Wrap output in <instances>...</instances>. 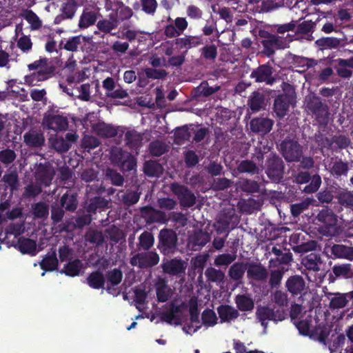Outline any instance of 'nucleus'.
<instances>
[{
	"mask_svg": "<svg viewBox=\"0 0 353 353\" xmlns=\"http://www.w3.org/2000/svg\"><path fill=\"white\" fill-rule=\"evenodd\" d=\"M264 170L271 182L279 183L284 176V161L279 154L271 152L265 159Z\"/></svg>",
	"mask_w": 353,
	"mask_h": 353,
	"instance_id": "obj_1",
	"label": "nucleus"
},
{
	"mask_svg": "<svg viewBox=\"0 0 353 353\" xmlns=\"http://www.w3.org/2000/svg\"><path fill=\"white\" fill-rule=\"evenodd\" d=\"M257 42L259 46L263 47L261 53L267 57H271L276 50L283 48V42L279 37L265 30L259 31Z\"/></svg>",
	"mask_w": 353,
	"mask_h": 353,
	"instance_id": "obj_2",
	"label": "nucleus"
},
{
	"mask_svg": "<svg viewBox=\"0 0 353 353\" xmlns=\"http://www.w3.org/2000/svg\"><path fill=\"white\" fill-rule=\"evenodd\" d=\"M178 236L172 229L163 228L158 235L157 248L165 256L174 254L177 250Z\"/></svg>",
	"mask_w": 353,
	"mask_h": 353,
	"instance_id": "obj_3",
	"label": "nucleus"
},
{
	"mask_svg": "<svg viewBox=\"0 0 353 353\" xmlns=\"http://www.w3.org/2000/svg\"><path fill=\"white\" fill-rule=\"evenodd\" d=\"M307 108L320 125H327L329 108L326 103L322 102L320 97L316 96L311 97L307 103Z\"/></svg>",
	"mask_w": 353,
	"mask_h": 353,
	"instance_id": "obj_4",
	"label": "nucleus"
},
{
	"mask_svg": "<svg viewBox=\"0 0 353 353\" xmlns=\"http://www.w3.org/2000/svg\"><path fill=\"white\" fill-rule=\"evenodd\" d=\"M170 189L172 194L177 197L182 208H190L196 204V197L194 193L186 185L174 182L170 184Z\"/></svg>",
	"mask_w": 353,
	"mask_h": 353,
	"instance_id": "obj_5",
	"label": "nucleus"
},
{
	"mask_svg": "<svg viewBox=\"0 0 353 353\" xmlns=\"http://www.w3.org/2000/svg\"><path fill=\"white\" fill-rule=\"evenodd\" d=\"M280 152L287 162H299L303 157V148L294 139H285L280 144Z\"/></svg>",
	"mask_w": 353,
	"mask_h": 353,
	"instance_id": "obj_6",
	"label": "nucleus"
},
{
	"mask_svg": "<svg viewBox=\"0 0 353 353\" xmlns=\"http://www.w3.org/2000/svg\"><path fill=\"white\" fill-rule=\"evenodd\" d=\"M285 312L283 308L274 310L269 306H258L256 311V317L261 325L266 329L268 321H281L285 319Z\"/></svg>",
	"mask_w": 353,
	"mask_h": 353,
	"instance_id": "obj_7",
	"label": "nucleus"
},
{
	"mask_svg": "<svg viewBox=\"0 0 353 353\" xmlns=\"http://www.w3.org/2000/svg\"><path fill=\"white\" fill-rule=\"evenodd\" d=\"M274 72V68L269 63H267L259 65L254 69L250 77L254 79L255 83H263L267 85H272L276 81V77Z\"/></svg>",
	"mask_w": 353,
	"mask_h": 353,
	"instance_id": "obj_8",
	"label": "nucleus"
},
{
	"mask_svg": "<svg viewBox=\"0 0 353 353\" xmlns=\"http://www.w3.org/2000/svg\"><path fill=\"white\" fill-rule=\"evenodd\" d=\"M159 262V256L154 251L138 253L130 260V263L132 266H138L140 268H150L157 265Z\"/></svg>",
	"mask_w": 353,
	"mask_h": 353,
	"instance_id": "obj_9",
	"label": "nucleus"
},
{
	"mask_svg": "<svg viewBox=\"0 0 353 353\" xmlns=\"http://www.w3.org/2000/svg\"><path fill=\"white\" fill-rule=\"evenodd\" d=\"M294 181L299 184L307 183L310 181L303 190L306 194L316 192L321 184V178L319 175L315 174L312 176L308 172L301 171L298 172L294 176Z\"/></svg>",
	"mask_w": 353,
	"mask_h": 353,
	"instance_id": "obj_10",
	"label": "nucleus"
},
{
	"mask_svg": "<svg viewBox=\"0 0 353 353\" xmlns=\"http://www.w3.org/2000/svg\"><path fill=\"white\" fill-rule=\"evenodd\" d=\"M42 125L44 128L54 132L64 131L68 129V121L65 117L59 114H48L43 117Z\"/></svg>",
	"mask_w": 353,
	"mask_h": 353,
	"instance_id": "obj_11",
	"label": "nucleus"
},
{
	"mask_svg": "<svg viewBox=\"0 0 353 353\" xmlns=\"http://www.w3.org/2000/svg\"><path fill=\"white\" fill-rule=\"evenodd\" d=\"M161 268L165 274L180 276L185 273L186 263L181 259L174 258L163 262Z\"/></svg>",
	"mask_w": 353,
	"mask_h": 353,
	"instance_id": "obj_12",
	"label": "nucleus"
},
{
	"mask_svg": "<svg viewBox=\"0 0 353 353\" xmlns=\"http://www.w3.org/2000/svg\"><path fill=\"white\" fill-rule=\"evenodd\" d=\"M273 125L274 121L267 117H255L250 122L251 131L261 135L269 133Z\"/></svg>",
	"mask_w": 353,
	"mask_h": 353,
	"instance_id": "obj_13",
	"label": "nucleus"
},
{
	"mask_svg": "<svg viewBox=\"0 0 353 353\" xmlns=\"http://www.w3.org/2000/svg\"><path fill=\"white\" fill-rule=\"evenodd\" d=\"M316 218L319 222L324 224L330 234L336 231L338 219L336 215L331 209H322L319 212Z\"/></svg>",
	"mask_w": 353,
	"mask_h": 353,
	"instance_id": "obj_14",
	"label": "nucleus"
},
{
	"mask_svg": "<svg viewBox=\"0 0 353 353\" xmlns=\"http://www.w3.org/2000/svg\"><path fill=\"white\" fill-rule=\"evenodd\" d=\"M268 276L267 269L260 263H247V276L249 279L263 281Z\"/></svg>",
	"mask_w": 353,
	"mask_h": 353,
	"instance_id": "obj_15",
	"label": "nucleus"
},
{
	"mask_svg": "<svg viewBox=\"0 0 353 353\" xmlns=\"http://www.w3.org/2000/svg\"><path fill=\"white\" fill-rule=\"evenodd\" d=\"M323 253L332 258H345L352 259L353 248L343 245L334 244L332 247H325Z\"/></svg>",
	"mask_w": 353,
	"mask_h": 353,
	"instance_id": "obj_16",
	"label": "nucleus"
},
{
	"mask_svg": "<svg viewBox=\"0 0 353 353\" xmlns=\"http://www.w3.org/2000/svg\"><path fill=\"white\" fill-rule=\"evenodd\" d=\"M141 214L148 224L161 222L165 219V216L163 212L155 210L149 205L143 207L141 209Z\"/></svg>",
	"mask_w": 353,
	"mask_h": 353,
	"instance_id": "obj_17",
	"label": "nucleus"
},
{
	"mask_svg": "<svg viewBox=\"0 0 353 353\" xmlns=\"http://www.w3.org/2000/svg\"><path fill=\"white\" fill-rule=\"evenodd\" d=\"M305 286V281L300 275L290 276L285 283L288 291L294 296L301 294L304 290Z\"/></svg>",
	"mask_w": 353,
	"mask_h": 353,
	"instance_id": "obj_18",
	"label": "nucleus"
},
{
	"mask_svg": "<svg viewBox=\"0 0 353 353\" xmlns=\"http://www.w3.org/2000/svg\"><path fill=\"white\" fill-rule=\"evenodd\" d=\"M54 70L55 67L54 65L46 69L39 70L37 72L26 76L25 81L29 85H35L37 82L48 79L54 73Z\"/></svg>",
	"mask_w": 353,
	"mask_h": 353,
	"instance_id": "obj_19",
	"label": "nucleus"
},
{
	"mask_svg": "<svg viewBox=\"0 0 353 353\" xmlns=\"http://www.w3.org/2000/svg\"><path fill=\"white\" fill-rule=\"evenodd\" d=\"M272 143H270L266 139H261L254 148V153L252 154V159L257 163H263L264 155L268 154L272 150Z\"/></svg>",
	"mask_w": 353,
	"mask_h": 353,
	"instance_id": "obj_20",
	"label": "nucleus"
},
{
	"mask_svg": "<svg viewBox=\"0 0 353 353\" xmlns=\"http://www.w3.org/2000/svg\"><path fill=\"white\" fill-rule=\"evenodd\" d=\"M157 301L160 303L168 301L172 295V289L164 279H159L155 284Z\"/></svg>",
	"mask_w": 353,
	"mask_h": 353,
	"instance_id": "obj_21",
	"label": "nucleus"
},
{
	"mask_svg": "<svg viewBox=\"0 0 353 353\" xmlns=\"http://www.w3.org/2000/svg\"><path fill=\"white\" fill-rule=\"evenodd\" d=\"M328 298L330 300V307L332 309H339L344 307L349 300L353 299V291L349 292L348 293H334L330 294Z\"/></svg>",
	"mask_w": 353,
	"mask_h": 353,
	"instance_id": "obj_22",
	"label": "nucleus"
},
{
	"mask_svg": "<svg viewBox=\"0 0 353 353\" xmlns=\"http://www.w3.org/2000/svg\"><path fill=\"white\" fill-rule=\"evenodd\" d=\"M301 263L308 270L319 272L323 265V261L319 254L310 253L302 259Z\"/></svg>",
	"mask_w": 353,
	"mask_h": 353,
	"instance_id": "obj_23",
	"label": "nucleus"
},
{
	"mask_svg": "<svg viewBox=\"0 0 353 353\" xmlns=\"http://www.w3.org/2000/svg\"><path fill=\"white\" fill-rule=\"evenodd\" d=\"M217 312L221 319V323L230 322L235 320L239 316L237 310L229 305H221L217 307Z\"/></svg>",
	"mask_w": 353,
	"mask_h": 353,
	"instance_id": "obj_24",
	"label": "nucleus"
},
{
	"mask_svg": "<svg viewBox=\"0 0 353 353\" xmlns=\"http://www.w3.org/2000/svg\"><path fill=\"white\" fill-rule=\"evenodd\" d=\"M256 162L252 159V160L245 159L240 161L237 163L236 170L240 174H247L251 176L259 174L261 170Z\"/></svg>",
	"mask_w": 353,
	"mask_h": 353,
	"instance_id": "obj_25",
	"label": "nucleus"
},
{
	"mask_svg": "<svg viewBox=\"0 0 353 353\" xmlns=\"http://www.w3.org/2000/svg\"><path fill=\"white\" fill-rule=\"evenodd\" d=\"M210 240V236L207 232L201 230H195L194 233L190 236L189 242L192 245L194 250L198 248L205 246Z\"/></svg>",
	"mask_w": 353,
	"mask_h": 353,
	"instance_id": "obj_26",
	"label": "nucleus"
},
{
	"mask_svg": "<svg viewBox=\"0 0 353 353\" xmlns=\"http://www.w3.org/2000/svg\"><path fill=\"white\" fill-rule=\"evenodd\" d=\"M78 5L72 0H68L62 5L61 8V13L55 18V23H59L61 20L71 19L74 17Z\"/></svg>",
	"mask_w": 353,
	"mask_h": 353,
	"instance_id": "obj_27",
	"label": "nucleus"
},
{
	"mask_svg": "<svg viewBox=\"0 0 353 353\" xmlns=\"http://www.w3.org/2000/svg\"><path fill=\"white\" fill-rule=\"evenodd\" d=\"M98 15L97 11L85 8L80 17L79 27L81 29H85L94 25L98 19Z\"/></svg>",
	"mask_w": 353,
	"mask_h": 353,
	"instance_id": "obj_28",
	"label": "nucleus"
},
{
	"mask_svg": "<svg viewBox=\"0 0 353 353\" xmlns=\"http://www.w3.org/2000/svg\"><path fill=\"white\" fill-rule=\"evenodd\" d=\"M25 143L32 148H39L45 143L43 134L36 130H30L23 135Z\"/></svg>",
	"mask_w": 353,
	"mask_h": 353,
	"instance_id": "obj_29",
	"label": "nucleus"
},
{
	"mask_svg": "<svg viewBox=\"0 0 353 353\" xmlns=\"http://www.w3.org/2000/svg\"><path fill=\"white\" fill-rule=\"evenodd\" d=\"M60 205L68 212H74L78 206V199L77 194L71 193L67 191L60 199Z\"/></svg>",
	"mask_w": 353,
	"mask_h": 353,
	"instance_id": "obj_30",
	"label": "nucleus"
},
{
	"mask_svg": "<svg viewBox=\"0 0 353 353\" xmlns=\"http://www.w3.org/2000/svg\"><path fill=\"white\" fill-rule=\"evenodd\" d=\"M114 11V14H113V17L117 20L118 23L121 21L129 19L133 14L132 10L121 1L117 2Z\"/></svg>",
	"mask_w": 353,
	"mask_h": 353,
	"instance_id": "obj_31",
	"label": "nucleus"
},
{
	"mask_svg": "<svg viewBox=\"0 0 353 353\" xmlns=\"http://www.w3.org/2000/svg\"><path fill=\"white\" fill-rule=\"evenodd\" d=\"M143 170L144 174L148 177H159L164 171L161 164L153 160L145 161Z\"/></svg>",
	"mask_w": 353,
	"mask_h": 353,
	"instance_id": "obj_32",
	"label": "nucleus"
},
{
	"mask_svg": "<svg viewBox=\"0 0 353 353\" xmlns=\"http://www.w3.org/2000/svg\"><path fill=\"white\" fill-rule=\"evenodd\" d=\"M290 106V100L288 96L281 94L274 99V110L279 118H283L286 115Z\"/></svg>",
	"mask_w": 353,
	"mask_h": 353,
	"instance_id": "obj_33",
	"label": "nucleus"
},
{
	"mask_svg": "<svg viewBox=\"0 0 353 353\" xmlns=\"http://www.w3.org/2000/svg\"><path fill=\"white\" fill-rule=\"evenodd\" d=\"M58 263L56 251H53L51 254H46L39 263L41 268L43 270L41 273V276H43L46 272H52L57 270Z\"/></svg>",
	"mask_w": 353,
	"mask_h": 353,
	"instance_id": "obj_34",
	"label": "nucleus"
},
{
	"mask_svg": "<svg viewBox=\"0 0 353 353\" xmlns=\"http://www.w3.org/2000/svg\"><path fill=\"white\" fill-rule=\"evenodd\" d=\"M15 247L22 254H29L31 255H35L37 243L36 241L23 236L19 237L17 241V244Z\"/></svg>",
	"mask_w": 353,
	"mask_h": 353,
	"instance_id": "obj_35",
	"label": "nucleus"
},
{
	"mask_svg": "<svg viewBox=\"0 0 353 353\" xmlns=\"http://www.w3.org/2000/svg\"><path fill=\"white\" fill-rule=\"evenodd\" d=\"M106 279L108 281V285L105 290L111 294L113 288L112 287L117 286L121 283L123 279L122 271L119 268H114L106 272Z\"/></svg>",
	"mask_w": 353,
	"mask_h": 353,
	"instance_id": "obj_36",
	"label": "nucleus"
},
{
	"mask_svg": "<svg viewBox=\"0 0 353 353\" xmlns=\"http://www.w3.org/2000/svg\"><path fill=\"white\" fill-rule=\"evenodd\" d=\"M36 179L45 186L51 184L53 172L47 166L40 164L35 172Z\"/></svg>",
	"mask_w": 353,
	"mask_h": 353,
	"instance_id": "obj_37",
	"label": "nucleus"
},
{
	"mask_svg": "<svg viewBox=\"0 0 353 353\" xmlns=\"http://www.w3.org/2000/svg\"><path fill=\"white\" fill-rule=\"evenodd\" d=\"M108 201L104 197L97 196L89 200L85 209L88 213L95 214L97 210H103L108 207Z\"/></svg>",
	"mask_w": 353,
	"mask_h": 353,
	"instance_id": "obj_38",
	"label": "nucleus"
},
{
	"mask_svg": "<svg viewBox=\"0 0 353 353\" xmlns=\"http://www.w3.org/2000/svg\"><path fill=\"white\" fill-rule=\"evenodd\" d=\"M86 281L88 285L92 289L99 290L104 288L105 277L103 274L99 270L93 271L89 274Z\"/></svg>",
	"mask_w": 353,
	"mask_h": 353,
	"instance_id": "obj_39",
	"label": "nucleus"
},
{
	"mask_svg": "<svg viewBox=\"0 0 353 353\" xmlns=\"http://www.w3.org/2000/svg\"><path fill=\"white\" fill-rule=\"evenodd\" d=\"M109 19L99 20L97 23L98 30L105 34H111L113 36L116 33H112V30L116 29L119 25L117 20L113 17V13L109 15Z\"/></svg>",
	"mask_w": 353,
	"mask_h": 353,
	"instance_id": "obj_40",
	"label": "nucleus"
},
{
	"mask_svg": "<svg viewBox=\"0 0 353 353\" xmlns=\"http://www.w3.org/2000/svg\"><path fill=\"white\" fill-rule=\"evenodd\" d=\"M331 326L326 323H321L314 327L311 332V337H316L317 339L323 343L330 334Z\"/></svg>",
	"mask_w": 353,
	"mask_h": 353,
	"instance_id": "obj_41",
	"label": "nucleus"
},
{
	"mask_svg": "<svg viewBox=\"0 0 353 353\" xmlns=\"http://www.w3.org/2000/svg\"><path fill=\"white\" fill-rule=\"evenodd\" d=\"M174 42L180 49L185 48L187 52L189 49L199 46L202 43L200 39L192 36L176 38L174 40Z\"/></svg>",
	"mask_w": 353,
	"mask_h": 353,
	"instance_id": "obj_42",
	"label": "nucleus"
},
{
	"mask_svg": "<svg viewBox=\"0 0 353 353\" xmlns=\"http://www.w3.org/2000/svg\"><path fill=\"white\" fill-rule=\"evenodd\" d=\"M247 272V263H234L229 269L228 275L231 279L235 281H241Z\"/></svg>",
	"mask_w": 353,
	"mask_h": 353,
	"instance_id": "obj_43",
	"label": "nucleus"
},
{
	"mask_svg": "<svg viewBox=\"0 0 353 353\" xmlns=\"http://www.w3.org/2000/svg\"><path fill=\"white\" fill-rule=\"evenodd\" d=\"M336 61L338 62L337 74L343 78L350 77L352 71L347 68H353V57L348 59H338Z\"/></svg>",
	"mask_w": 353,
	"mask_h": 353,
	"instance_id": "obj_44",
	"label": "nucleus"
},
{
	"mask_svg": "<svg viewBox=\"0 0 353 353\" xmlns=\"http://www.w3.org/2000/svg\"><path fill=\"white\" fill-rule=\"evenodd\" d=\"M83 267V264L80 259H76L67 263L61 273H64L69 276H78Z\"/></svg>",
	"mask_w": 353,
	"mask_h": 353,
	"instance_id": "obj_45",
	"label": "nucleus"
},
{
	"mask_svg": "<svg viewBox=\"0 0 353 353\" xmlns=\"http://www.w3.org/2000/svg\"><path fill=\"white\" fill-rule=\"evenodd\" d=\"M237 308L241 312H250L254 307V302L246 294H238L235 297Z\"/></svg>",
	"mask_w": 353,
	"mask_h": 353,
	"instance_id": "obj_46",
	"label": "nucleus"
},
{
	"mask_svg": "<svg viewBox=\"0 0 353 353\" xmlns=\"http://www.w3.org/2000/svg\"><path fill=\"white\" fill-rule=\"evenodd\" d=\"M2 181H3L6 187L10 188V194H12L19 188V176L16 171H12L6 173L3 176Z\"/></svg>",
	"mask_w": 353,
	"mask_h": 353,
	"instance_id": "obj_47",
	"label": "nucleus"
},
{
	"mask_svg": "<svg viewBox=\"0 0 353 353\" xmlns=\"http://www.w3.org/2000/svg\"><path fill=\"white\" fill-rule=\"evenodd\" d=\"M265 105V97L259 91H254L248 100V105L253 112L259 111Z\"/></svg>",
	"mask_w": 353,
	"mask_h": 353,
	"instance_id": "obj_48",
	"label": "nucleus"
},
{
	"mask_svg": "<svg viewBox=\"0 0 353 353\" xmlns=\"http://www.w3.org/2000/svg\"><path fill=\"white\" fill-rule=\"evenodd\" d=\"M125 140L130 149H137L141 144L142 136L135 130H128L125 134Z\"/></svg>",
	"mask_w": 353,
	"mask_h": 353,
	"instance_id": "obj_49",
	"label": "nucleus"
},
{
	"mask_svg": "<svg viewBox=\"0 0 353 353\" xmlns=\"http://www.w3.org/2000/svg\"><path fill=\"white\" fill-rule=\"evenodd\" d=\"M95 131L99 136L105 138H113L117 135V130L112 125L104 123H99L95 127Z\"/></svg>",
	"mask_w": 353,
	"mask_h": 353,
	"instance_id": "obj_50",
	"label": "nucleus"
},
{
	"mask_svg": "<svg viewBox=\"0 0 353 353\" xmlns=\"http://www.w3.org/2000/svg\"><path fill=\"white\" fill-rule=\"evenodd\" d=\"M201 57L205 61L214 62L218 55L217 46L214 44H207L200 49Z\"/></svg>",
	"mask_w": 353,
	"mask_h": 353,
	"instance_id": "obj_51",
	"label": "nucleus"
},
{
	"mask_svg": "<svg viewBox=\"0 0 353 353\" xmlns=\"http://www.w3.org/2000/svg\"><path fill=\"white\" fill-rule=\"evenodd\" d=\"M237 185L241 191L247 193L258 192L260 188L257 181L248 179H241Z\"/></svg>",
	"mask_w": 353,
	"mask_h": 353,
	"instance_id": "obj_52",
	"label": "nucleus"
},
{
	"mask_svg": "<svg viewBox=\"0 0 353 353\" xmlns=\"http://www.w3.org/2000/svg\"><path fill=\"white\" fill-rule=\"evenodd\" d=\"M205 276L208 281L216 283H223L225 279V274L223 271L212 267H209L205 270Z\"/></svg>",
	"mask_w": 353,
	"mask_h": 353,
	"instance_id": "obj_53",
	"label": "nucleus"
},
{
	"mask_svg": "<svg viewBox=\"0 0 353 353\" xmlns=\"http://www.w3.org/2000/svg\"><path fill=\"white\" fill-rule=\"evenodd\" d=\"M154 238L151 232L145 231L139 237L140 248L144 250H149L154 245Z\"/></svg>",
	"mask_w": 353,
	"mask_h": 353,
	"instance_id": "obj_54",
	"label": "nucleus"
},
{
	"mask_svg": "<svg viewBox=\"0 0 353 353\" xmlns=\"http://www.w3.org/2000/svg\"><path fill=\"white\" fill-rule=\"evenodd\" d=\"M149 150L151 155L161 157L168 151V145L162 141H154L150 143Z\"/></svg>",
	"mask_w": 353,
	"mask_h": 353,
	"instance_id": "obj_55",
	"label": "nucleus"
},
{
	"mask_svg": "<svg viewBox=\"0 0 353 353\" xmlns=\"http://www.w3.org/2000/svg\"><path fill=\"white\" fill-rule=\"evenodd\" d=\"M129 154L130 152H126L120 148H114L111 150L110 159L114 165L119 167L124 161L125 159L128 158Z\"/></svg>",
	"mask_w": 353,
	"mask_h": 353,
	"instance_id": "obj_56",
	"label": "nucleus"
},
{
	"mask_svg": "<svg viewBox=\"0 0 353 353\" xmlns=\"http://www.w3.org/2000/svg\"><path fill=\"white\" fill-rule=\"evenodd\" d=\"M23 17L30 24L32 30H38L41 27V21L32 10H26Z\"/></svg>",
	"mask_w": 353,
	"mask_h": 353,
	"instance_id": "obj_57",
	"label": "nucleus"
},
{
	"mask_svg": "<svg viewBox=\"0 0 353 353\" xmlns=\"http://www.w3.org/2000/svg\"><path fill=\"white\" fill-rule=\"evenodd\" d=\"M202 323L205 327H213L217 323V317L214 310L205 309L201 314Z\"/></svg>",
	"mask_w": 353,
	"mask_h": 353,
	"instance_id": "obj_58",
	"label": "nucleus"
},
{
	"mask_svg": "<svg viewBox=\"0 0 353 353\" xmlns=\"http://www.w3.org/2000/svg\"><path fill=\"white\" fill-rule=\"evenodd\" d=\"M339 203L350 210H353V194L345 190L339 191L338 194Z\"/></svg>",
	"mask_w": 353,
	"mask_h": 353,
	"instance_id": "obj_59",
	"label": "nucleus"
},
{
	"mask_svg": "<svg viewBox=\"0 0 353 353\" xmlns=\"http://www.w3.org/2000/svg\"><path fill=\"white\" fill-rule=\"evenodd\" d=\"M316 45L321 49L336 48L340 41L336 37H323L316 41Z\"/></svg>",
	"mask_w": 353,
	"mask_h": 353,
	"instance_id": "obj_60",
	"label": "nucleus"
},
{
	"mask_svg": "<svg viewBox=\"0 0 353 353\" xmlns=\"http://www.w3.org/2000/svg\"><path fill=\"white\" fill-rule=\"evenodd\" d=\"M32 214L37 219L46 218L49 214L48 205L44 202H38L32 205Z\"/></svg>",
	"mask_w": 353,
	"mask_h": 353,
	"instance_id": "obj_61",
	"label": "nucleus"
},
{
	"mask_svg": "<svg viewBox=\"0 0 353 353\" xmlns=\"http://www.w3.org/2000/svg\"><path fill=\"white\" fill-rule=\"evenodd\" d=\"M140 195V192L127 190L126 192L121 196V201L124 205L130 207L139 201Z\"/></svg>",
	"mask_w": 353,
	"mask_h": 353,
	"instance_id": "obj_62",
	"label": "nucleus"
},
{
	"mask_svg": "<svg viewBox=\"0 0 353 353\" xmlns=\"http://www.w3.org/2000/svg\"><path fill=\"white\" fill-rule=\"evenodd\" d=\"M215 142L221 145L229 144L231 140V136L228 131H223L221 128L214 129Z\"/></svg>",
	"mask_w": 353,
	"mask_h": 353,
	"instance_id": "obj_63",
	"label": "nucleus"
},
{
	"mask_svg": "<svg viewBox=\"0 0 353 353\" xmlns=\"http://www.w3.org/2000/svg\"><path fill=\"white\" fill-rule=\"evenodd\" d=\"M190 137L191 132H190L188 125H185L176 129L174 132V138L177 143L188 141L190 140Z\"/></svg>",
	"mask_w": 353,
	"mask_h": 353,
	"instance_id": "obj_64",
	"label": "nucleus"
}]
</instances>
